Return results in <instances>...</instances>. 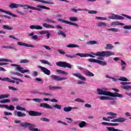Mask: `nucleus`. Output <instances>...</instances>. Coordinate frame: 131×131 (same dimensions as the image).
<instances>
[{
    "mask_svg": "<svg viewBox=\"0 0 131 131\" xmlns=\"http://www.w3.org/2000/svg\"><path fill=\"white\" fill-rule=\"evenodd\" d=\"M97 92H98L99 95H103L104 96H110V97H114V98H123V95L120 94L118 93L110 92L107 91H104L100 89H97Z\"/></svg>",
    "mask_w": 131,
    "mask_h": 131,
    "instance_id": "obj_1",
    "label": "nucleus"
},
{
    "mask_svg": "<svg viewBox=\"0 0 131 131\" xmlns=\"http://www.w3.org/2000/svg\"><path fill=\"white\" fill-rule=\"evenodd\" d=\"M92 55L97 56L98 60H104V57H110V56H113L115 55V53L112 51H101L97 52L96 53H92Z\"/></svg>",
    "mask_w": 131,
    "mask_h": 131,
    "instance_id": "obj_2",
    "label": "nucleus"
},
{
    "mask_svg": "<svg viewBox=\"0 0 131 131\" xmlns=\"http://www.w3.org/2000/svg\"><path fill=\"white\" fill-rule=\"evenodd\" d=\"M11 66L12 67H16V70L19 71V72H20V73H28L29 74H30V71L29 70H24V68L21 67L20 65L17 64H11Z\"/></svg>",
    "mask_w": 131,
    "mask_h": 131,
    "instance_id": "obj_3",
    "label": "nucleus"
},
{
    "mask_svg": "<svg viewBox=\"0 0 131 131\" xmlns=\"http://www.w3.org/2000/svg\"><path fill=\"white\" fill-rule=\"evenodd\" d=\"M56 65L57 66L62 67V68H69L70 69H71V68H72V65L66 62L58 61L56 62Z\"/></svg>",
    "mask_w": 131,
    "mask_h": 131,
    "instance_id": "obj_4",
    "label": "nucleus"
},
{
    "mask_svg": "<svg viewBox=\"0 0 131 131\" xmlns=\"http://www.w3.org/2000/svg\"><path fill=\"white\" fill-rule=\"evenodd\" d=\"M107 115H110L111 116H108L107 118L106 117H103V119L105 121H110V119H115L117 118V114L113 112H108L106 113Z\"/></svg>",
    "mask_w": 131,
    "mask_h": 131,
    "instance_id": "obj_5",
    "label": "nucleus"
},
{
    "mask_svg": "<svg viewBox=\"0 0 131 131\" xmlns=\"http://www.w3.org/2000/svg\"><path fill=\"white\" fill-rule=\"evenodd\" d=\"M20 126L23 127H28V129L30 130H32L34 127H35V125L34 124H31L28 122L21 123V124L20 125Z\"/></svg>",
    "mask_w": 131,
    "mask_h": 131,
    "instance_id": "obj_6",
    "label": "nucleus"
},
{
    "mask_svg": "<svg viewBox=\"0 0 131 131\" xmlns=\"http://www.w3.org/2000/svg\"><path fill=\"white\" fill-rule=\"evenodd\" d=\"M51 78L53 80H55V81H61V80H67V78L60 77L59 76L52 75L50 76Z\"/></svg>",
    "mask_w": 131,
    "mask_h": 131,
    "instance_id": "obj_7",
    "label": "nucleus"
},
{
    "mask_svg": "<svg viewBox=\"0 0 131 131\" xmlns=\"http://www.w3.org/2000/svg\"><path fill=\"white\" fill-rule=\"evenodd\" d=\"M57 20H58L59 22H62V23H65L66 24H69V25H73L74 26H76L77 27H78V25L77 24H75L74 23H72L71 21H68V20H65L62 19L58 18L57 19Z\"/></svg>",
    "mask_w": 131,
    "mask_h": 131,
    "instance_id": "obj_8",
    "label": "nucleus"
},
{
    "mask_svg": "<svg viewBox=\"0 0 131 131\" xmlns=\"http://www.w3.org/2000/svg\"><path fill=\"white\" fill-rule=\"evenodd\" d=\"M37 8H36L34 7H33L32 10L40 11H41V10H40V9H43V10H50L51 9L50 8L47 7V6H43L42 5H37Z\"/></svg>",
    "mask_w": 131,
    "mask_h": 131,
    "instance_id": "obj_9",
    "label": "nucleus"
},
{
    "mask_svg": "<svg viewBox=\"0 0 131 131\" xmlns=\"http://www.w3.org/2000/svg\"><path fill=\"white\" fill-rule=\"evenodd\" d=\"M28 114L30 116H40L42 113L35 111H30L28 112Z\"/></svg>",
    "mask_w": 131,
    "mask_h": 131,
    "instance_id": "obj_10",
    "label": "nucleus"
},
{
    "mask_svg": "<svg viewBox=\"0 0 131 131\" xmlns=\"http://www.w3.org/2000/svg\"><path fill=\"white\" fill-rule=\"evenodd\" d=\"M111 18L113 20H124V17L117 14H113V16L111 17Z\"/></svg>",
    "mask_w": 131,
    "mask_h": 131,
    "instance_id": "obj_11",
    "label": "nucleus"
},
{
    "mask_svg": "<svg viewBox=\"0 0 131 131\" xmlns=\"http://www.w3.org/2000/svg\"><path fill=\"white\" fill-rule=\"evenodd\" d=\"M126 120V119L122 117H119L118 119H114L113 120H112V122H120L122 123V122H124Z\"/></svg>",
    "mask_w": 131,
    "mask_h": 131,
    "instance_id": "obj_12",
    "label": "nucleus"
},
{
    "mask_svg": "<svg viewBox=\"0 0 131 131\" xmlns=\"http://www.w3.org/2000/svg\"><path fill=\"white\" fill-rule=\"evenodd\" d=\"M40 69L45 73V74H46V75H51V71H50L49 69L43 67H39Z\"/></svg>",
    "mask_w": 131,
    "mask_h": 131,
    "instance_id": "obj_13",
    "label": "nucleus"
},
{
    "mask_svg": "<svg viewBox=\"0 0 131 131\" xmlns=\"http://www.w3.org/2000/svg\"><path fill=\"white\" fill-rule=\"evenodd\" d=\"M80 55H81V53H76L75 54L71 55L66 54L65 56L68 59H74V58H76V56H79V57H80Z\"/></svg>",
    "mask_w": 131,
    "mask_h": 131,
    "instance_id": "obj_14",
    "label": "nucleus"
},
{
    "mask_svg": "<svg viewBox=\"0 0 131 131\" xmlns=\"http://www.w3.org/2000/svg\"><path fill=\"white\" fill-rule=\"evenodd\" d=\"M72 75H73V76H76V77H78V78H79V79H81V80H83L84 81H86L85 77L81 76V74L80 73H73Z\"/></svg>",
    "mask_w": 131,
    "mask_h": 131,
    "instance_id": "obj_15",
    "label": "nucleus"
},
{
    "mask_svg": "<svg viewBox=\"0 0 131 131\" xmlns=\"http://www.w3.org/2000/svg\"><path fill=\"white\" fill-rule=\"evenodd\" d=\"M17 45L18 46H21L23 47H27V48H34V46L30 44H27L26 43H23L22 42H18Z\"/></svg>",
    "mask_w": 131,
    "mask_h": 131,
    "instance_id": "obj_16",
    "label": "nucleus"
},
{
    "mask_svg": "<svg viewBox=\"0 0 131 131\" xmlns=\"http://www.w3.org/2000/svg\"><path fill=\"white\" fill-rule=\"evenodd\" d=\"M40 107H42V108H46V109H53V107L50 105V104L48 103H40L39 105Z\"/></svg>",
    "mask_w": 131,
    "mask_h": 131,
    "instance_id": "obj_17",
    "label": "nucleus"
},
{
    "mask_svg": "<svg viewBox=\"0 0 131 131\" xmlns=\"http://www.w3.org/2000/svg\"><path fill=\"white\" fill-rule=\"evenodd\" d=\"M30 29H35L36 30H41L42 27L38 25H31L30 26Z\"/></svg>",
    "mask_w": 131,
    "mask_h": 131,
    "instance_id": "obj_18",
    "label": "nucleus"
},
{
    "mask_svg": "<svg viewBox=\"0 0 131 131\" xmlns=\"http://www.w3.org/2000/svg\"><path fill=\"white\" fill-rule=\"evenodd\" d=\"M80 56L81 58H86V57H90V58H96V56L92 54H89L86 53H81V54H80Z\"/></svg>",
    "mask_w": 131,
    "mask_h": 131,
    "instance_id": "obj_19",
    "label": "nucleus"
},
{
    "mask_svg": "<svg viewBox=\"0 0 131 131\" xmlns=\"http://www.w3.org/2000/svg\"><path fill=\"white\" fill-rule=\"evenodd\" d=\"M0 80H2V81H8V82H11V83H14L15 80H13L9 78H3L0 77Z\"/></svg>",
    "mask_w": 131,
    "mask_h": 131,
    "instance_id": "obj_20",
    "label": "nucleus"
},
{
    "mask_svg": "<svg viewBox=\"0 0 131 131\" xmlns=\"http://www.w3.org/2000/svg\"><path fill=\"white\" fill-rule=\"evenodd\" d=\"M20 7H21V5L15 3H11L9 5V8H11V9H17V8H19Z\"/></svg>",
    "mask_w": 131,
    "mask_h": 131,
    "instance_id": "obj_21",
    "label": "nucleus"
},
{
    "mask_svg": "<svg viewBox=\"0 0 131 131\" xmlns=\"http://www.w3.org/2000/svg\"><path fill=\"white\" fill-rule=\"evenodd\" d=\"M29 36H31V38L34 40H38V36L37 35H34V32H31L29 34Z\"/></svg>",
    "mask_w": 131,
    "mask_h": 131,
    "instance_id": "obj_22",
    "label": "nucleus"
},
{
    "mask_svg": "<svg viewBox=\"0 0 131 131\" xmlns=\"http://www.w3.org/2000/svg\"><path fill=\"white\" fill-rule=\"evenodd\" d=\"M11 79H13L14 80H16V81H14V83L15 82V83L16 84H19V83H20V82H24L23 80L20 79V78H17L16 77H11Z\"/></svg>",
    "mask_w": 131,
    "mask_h": 131,
    "instance_id": "obj_23",
    "label": "nucleus"
},
{
    "mask_svg": "<svg viewBox=\"0 0 131 131\" xmlns=\"http://www.w3.org/2000/svg\"><path fill=\"white\" fill-rule=\"evenodd\" d=\"M26 101H34V102H37V103H40V102H42V99H38V98H33V99H29L27 98Z\"/></svg>",
    "mask_w": 131,
    "mask_h": 131,
    "instance_id": "obj_24",
    "label": "nucleus"
},
{
    "mask_svg": "<svg viewBox=\"0 0 131 131\" xmlns=\"http://www.w3.org/2000/svg\"><path fill=\"white\" fill-rule=\"evenodd\" d=\"M97 27H106L107 24L103 21H100L97 24Z\"/></svg>",
    "mask_w": 131,
    "mask_h": 131,
    "instance_id": "obj_25",
    "label": "nucleus"
},
{
    "mask_svg": "<svg viewBox=\"0 0 131 131\" xmlns=\"http://www.w3.org/2000/svg\"><path fill=\"white\" fill-rule=\"evenodd\" d=\"M121 66L122 67V70L124 71L125 70V68H126V63L124 62V61L121 60Z\"/></svg>",
    "mask_w": 131,
    "mask_h": 131,
    "instance_id": "obj_26",
    "label": "nucleus"
},
{
    "mask_svg": "<svg viewBox=\"0 0 131 131\" xmlns=\"http://www.w3.org/2000/svg\"><path fill=\"white\" fill-rule=\"evenodd\" d=\"M0 12H2V13H5V14H8V15L12 16V17H16V15L14 14L13 13H12L9 11H6L2 9H0Z\"/></svg>",
    "mask_w": 131,
    "mask_h": 131,
    "instance_id": "obj_27",
    "label": "nucleus"
},
{
    "mask_svg": "<svg viewBox=\"0 0 131 131\" xmlns=\"http://www.w3.org/2000/svg\"><path fill=\"white\" fill-rule=\"evenodd\" d=\"M113 25H115V26H117L118 25H121V26H124V24L122 23H119L118 21H114L111 24L112 26H113Z\"/></svg>",
    "mask_w": 131,
    "mask_h": 131,
    "instance_id": "obj_28",
    "label": "nucleus"
},
{
    "mask_svg": "<svg viewBox=\"0 0 131 131\" xmlns=\"http://www.w3.org/2000/svg\"><path fill=\"white\" fill-rule=\"evenodd\" d=\"M100 100L104 101V100H112V98L108 96H101L99 97Z\"/></svg>",
    "mask_w": 131,
    "mask_h": 131,
    "instance_id": "obj_29",
    "label": "nucleus"
},
{
    "mask_svg": "<svg viewBox=\"0 0 131 131\" xmlns=\"http://www.w3.org/2000/svg\"><path fill=\"white\" fill-rule=\"evenodd\" d=\"M43 27H45L46 28H55V27L51 25H49L47 23H44L42 25Z\"/></svg>",
    "mask_w": 131,
    "mask_h": 131,
    "instance_id": "obj_30",
    "label": "nucleus"
},
{
    "mask_svg": "<svg viewBox=\"0 0 131 131\" xmlns=\"http://www.w3.org/2000/svg\"><path fill=\"white\" fill-rule=\"evenodd\" d=\"M97 64H99V65H102V66H105V65H107V62L105 61L98 60Z\"/></svg>",
    "mask_w": 131,
    "mask_h": 131,
    "instance_id": "obj_31",
    "label": "nucleus"
},
{
    "mask_svg": "<svg viewBox=\"0 0 131 131\" xmlns=\"http://www.w3.org/2000/svg\"><path fill=\"white\" fill-rule=\"evenodd\" d=\"M17 116L18 117H25V116H26V114L22 113L21 112H17Z\"/></svg>",
    "mask_w": 131,
    "mask_h": 131,
    "instance_id": "obj_32",
    "label": "nucleus"
},
{
    "mask_svg": "<svg viewBox=\"0 0 131 131\" xmlns=\"http://www.w3.org/2000/svg\"><path fill=\"white\" fill-rule=\"evenodd\" d=\"M20 7H25V9H30V10H32L33 9V7L32 6H30L28 5H20Z\"/></svg>",
    "mask_w": 131,
    "mask_h": 131,
    "instance_id": "obj_33",
    "label": "nucleus"
},
{
    "mask_svg": "<svg viewBox=\"0 0 131 131\" xmlns=\"http://www.w3.org/2000/svg\"><path fill=\"white\" fill-rule=\"evenodd\" d=\"M4 29H6V30H13V27H10L8 25H5L3 27Z\"/></svg>",
    "mask_w": 131,
    "mask_h": 131,
    "instance_id": "obj_34",
    "label": "nucleus"
},
{
    "mask_svg": "<svg viewBox=\"0 0 131 131\" xmlns=\"http://www.w3.org/2000/svg\"><path fill=\"white\" fill-rule=\"evenodd\" d=\"M71 110H72V107L71 106H69L68 107H64L63 108V111L64 112H70Z\"/></svg>",
    "mask_w": 131,
    "mask_h": 131,
    "instance_id": "obj_35",
    "label": "nucleus"
},
{
    "mask_svg": "<svg viewBox=\"0 0 131 131\" xmlns=\"http://www.w3.org/2000/svg\"><path fill=\"white\" fill-rule=\"evenodd\" d=\"M10 94H2L0 95V100L2 99H6V98H9Z\"/></svg>",
    "mask_w": 131,
    "mask_h": 131,
    "instance_id": "obj_36",
    "label": "nucleus"
},
{
    "mask_svg": "<svg viewBox=\"0 0 131 131\" xmlns=\"http://www.w3.org/2000/svg\"><path fill=\"white\" fill-rule=\"evenodd\" d=\"M56 72H58V73H60V74H64V75H67L68 74V73L61 70H56Z\"/></svg>",
    "mask_w": 131,
    "mask_h": 131,
    "instance_id": "obj_37",
    "label": "nucleus"
},
{
    "mask_svg": "<svg viewBox=\"0 0 131 131\" xmlns=\"http://www.w3.org/2000/svg\"><path fill=\"white\" fill-rule=\"evenodd\" d=\"M86 125V123L85 121H82L81 123L79 124V126L81 128H82V127H84Z\"/></svg>",
    "mask_w": 131,
    "mask_h": 131,
    "instance_id": "obj_38",
    "label": "nucleus"
},
{
    "mask_svg": "<svg viewBox=\"0 0 131 131\" xmlns=\"http://www.w3.org/2000/svg\"><path fill=\"white\" fill-rule=\"evenodd\" d=\"M87 45H98V42H97V41H89L88 42H86Z\"/></svg>",
    "mask_w": 131,
    "mask_h": 131,
    "instance_id": "obj_39",
    "label": "nucleus"
},
{
    "mask_svg": "<svg viewBox=\"0 0 131 131\" xmlns=\"http://www.w3.org/2000/svg\"><path fill=\"white\" fill-rule=\"evenodd\" d=\"M113 48H114V47L112 46V44H107L105 49V50H111V49H113Z\"/></svg>",
    "mask_w": 131,
    "mask_h": 131,
    "instance_id": "obj_40",
    "label": "nucleus"
},
{
    "mask_svg": "<svg viewBox=\"0 0 131 131\" xmlns=\"http://www.w3.org/2000/svg\"><path fill=\"white\" fill-rule=\"evenodd\" d=\"M67 48H79V46L75 44H70L67 46Z\"/></svg>",
    "mask_w": 131,
    "mask_h": 131,
    "instance_id": "obj_41",
    "label": "nucleus"
},
{
    "mask_svg": "<svg viewBox=\"0 0 131 131\" xmlns=\"http://www.w3.org/2000/svg\"><path fill=\"white\" fill-rule=\"evenodd\" d=\"M9 102H11L10 99H4L0 101V103L2 104H6V103H9Z\"/></svg>",
    "mask_w": 131,
    "mask_h": 131,
    "instance_id": "obj_42",
    "label": "nucleus"
},
{
    "mask_svg": "<svg viewBox=\"0 0 131 131\" xmlns=\"http://www.w3.org/2000/svg\"><path fill=\"white\" fill-rule=\"evenodd\" d=\"M85 74L86 76H90V77H92V76H95V74L90 71H88L87 73H85Z\"/></svg>",
    "mask_w": 131,
    "mask_h": 131,
    "instance_id": "obj_43",
    "label": "nucleus"
},
{
    "mask_svg": "<svg viewBox=\"0 0 131 131\" xmlns=\"http://www.w3.org/2000/svg\"><path fill=\"white\" fill-rule=\"evenodd\" d=\"M57 34L58 35H61L62 37H66V34H65L63 31L58 32Z\"/></svg>",
    "mask_w": 131,
    "mask_h": 131,
    "instance_id": "obj_44",
    "label": "nucleus"
},
{
    "mask_svg": "<svg viewBox=\"0 0 131 131\" xmlns=\"http://www.w3.org/2000/svg\"><path fill=\"white\" fill-rule=\"evenodd\" d=\"M89 62L91 63H98V59H94V58H90L88 59Z\"/></svg>",
    "mask_w": 131,
    "mask_h": 131,
    "instance_id": "obj_45",
    "label": "nucleus"
},
{
    "mask_svg": "<svg viewBox=\"0 0 131 131\" xmlns=\"http://www.w3.org/2000/svg\"><path fill=\"white\" fill-rule=\"evenodd\" d=\"M45 22H47V23H53L55 24V21L53 20V19L50 18H47L45 20Z\"/></svg>",
    "mask_w": 131,
    "mask_h": 131,
    "instance_id": "obj_46",
    "label": "nucleus"
},
{
    "mask_svg": "<svg viewBox=\"0 0 131 131\" xmlns=\"http://www.w3.org/2000/svg\"><path fill=\"white\" fill-rule=\"evenodd\" d=\"M16 110H20L21 111H26V109L25 107H22L20 105L16 106Z\"/></svg>",
    "mask_w": 131,
    "mask_h": 131,
    "instance_id": "obj_47",
    "label": "nucleus"
},
{
    "mask_svg": "<svg viewBox=\"0 0 131 131\" xmlns=\"http://www.w3.org/2000/svg\"><path fill=\"white\" fill-rule=\"evenodd\" d=\"M40 120H41V121H44L45 122H50V121H51V120L47 118H41L40 119Z\"/></svg>",
    "mask_w": 131,
    "mask_h": 131,
    "instance_id": "obj_48",
    "label": "nucleus"
},
{
    "mask_svg": "<svg viewBox=\"0 0 131 131\" xmlns=\"http://www.w3.org/2000/svg\"><path fill=\"white\" fill-rule=\"evenodd\" d=\"M122 89H123V90H127V91H131V86H122Z\"/></svg>",
    "mask_w": 131,
    "mask_h": 131,
    "instance_id": "obj_49",
    "label": "nucleus"
},
{
    "mask_svg": "<svg viewBox=\"0 0 131 131\" xmlns=\"http://www.w3.org/2000/svg\"><path fill=\"white\" fill-rule=\"evenodd\" d=\"M107 30H109L110 31H112L113 32H118V29L115 28L107 29Z\"/></svg>",
    "mask_w": 131,
    "mask_h": 131,
    "instance_id": "obj_50",
    "label": "nucleus"
},
{
    "mask_svg": "<svg viewBox=\"0 0 131 131\" xmlns=\"http://www.w3.org/2000/svg\"><path fill=\"white\" fill-rule=\"evenodd\" d=\"M70 20L72 22H76V21H77V20H78V18H77V17H70Z\"/></svg>",
    "mask_w": 131,
    "mask_h": 131,
    "instance_id": "obj_51",
    "label": "nucleus"
},
{
    "mask_svg": "<svg viewBox=\"0 0 131 131\" xmlns=\"http://www.w3.org/2000/svg\"><path fill=\"white\" fill-rule=\"evenodd\" d=\"M50 90H58V89H62L63 88L60 86H52L49 88Z\"/></svg>",
    "mask_w": 131,
    "mask_h": 131,
    "instance_id": "obj_52",
    "label": "nucleus"
},
{
    "mask_svg": "<svg viewBox=\"0 0 131 131\" xmlns=\"http://www.w3.org/2000/svg\"><path fill=\"white\" fill-rule=\"evenodd\" d=\"M40 62L41 63H43V64H47V65L51 66V62L48 61V60H41Z\"/></svg>",
    "mask_w": 131,
    "mask_h": 131,
    "instance_id": "obj_53",
    "label": "nucleus"
},
{
    "mask_svg": "<svg viewBox=\"0 0 131 131\" xmlns=\"http://www.w3.org/2000/svg\"><path fill=\"white\" fill-rule=\"evenodd\" d=\"M8 110H11V111H13V110H15V106H13V105H10L9 106V105H7V108Z\"/></svg>",
    "mask_w": 131,
    "mask_h": 131,
    "instance_id": "obj_54",
    "label": "nucleus"
},
{
    "mask_svg": "<svg viewBox=\"0 0 131 131\" xmlns=\"http://www.w3.org/2000/svg\"><path fill=\"white\" fill-rule=\"evenodd\" d=\"M11 74H13V75H17V76H20V77H22V74L18 72H11Z\"/></svg>",
    "mask_w": 131,
    "mask_h": 131,
    "instance_id": "obj_55",
    "label": "nucleus"
},
{
    "mask_svg": "<svg viewBox=\"0 0 131 131\" xmlns=\"http://www.w3.org/2000/svg\"><path fill=\"white\" fill-rule=\"evenodd\" d=\"M20 63L25 64L26 63H29V61L27 59H22L20 60Z\"/></svg>",
    "mask_w": 131,
    "mask_h": 131,
    "instance_id": "obj_56",
    "label": "nucleus"
},
{
    "mask_svg": "<svg viewBox=\"0 0 131 131\" xmlns=\"http://www.w3.org/2000/svg\"><path fill=\"white\" fill-rule=\"evenodd\" d=\"M53 107L54 108H56V109H59V110H60L62 106H61V105H60V104H55V105H53Z\"/></svg>",
    "mask_w": 131,
    "mask_h": 131,
    "instance_id": "obj_57",
    "label": "nucleus"
},
{
    "mask_svg": "<svg viewBox=\"0 0 131 131\" xmlns=\"http://www.w3.org/2000/svg\"><path fill=\"white\" fill-rule=\"evenodd\" d=\"M119 80H121V81H128V79L125 77H121Z\"/></svg>",
    "mask_w": 131,
    "mask_h": 131,
    "instance_id": "obj_58",
    "label": "nucleus"
},
{
    "mask_svg": "<svg viewBox=\"0 0 131 131\" xmlns=\"http://www.w3.org/2000/svg\"><path fill=\"white\" fill-rule=\"evenodd\" d=\"M75 102H79L80 103H84V101L81 100L80 98H77L75 99Z\"/></svg>",
    "mask_w": 131,
    "mask_h": 131,
    "instance_id": "obj_59",
    "label": "nucleus"
},
{
    "mask_svg": "<svg viewBox=\"0 0 131 131\" xmlns=\"http://www.w3.org/2000/svg\"><path fill=\"white\" fill-rule=\"evenodd\" d=\"M95 18L96 19H98V20H107V18L106 17L96 16Z\"/></svg>",
    "mask_w": 131,
    "mask_h": 131,
    "instance_id": "obj_60",
    "label": "nucleus"
},
{
    "mask_svg": "<svg viewBox=\"0 0 131 131\" xmlns=\"http://www.w3.org/2000/svg\"><path fill=\"white\" fill-rule=\"evenodd\" d=\"M57 51L58 52V53H59V54H60L61 55H65L66 53L65 52L62 51V50L61 49H58L57 50Z\"/></svg>",
    "mask_w": 131,
    "mask_h": 131,
    "instance_id": "obj_61",
    "label": "nucleus"
},
{
    "mask_svg": "<svg viewBox=\"0 0 131 131\" xmlns=\"http://www.w3.org/2000/svg\"><path fill=\"white\" fill-rule=\"evenodd\" d=\"M122 16H123V17H125V18H127V19H129V20H131V16H129V15H127L126 14H122Z\"/></svg>",
    "mask_w": 131,
    "mask_h": 131,
    "instance_id": "obj_62",
    "label": "nucleus"
},
{
    "mask_svg": "<svg viewBox=\"0 0 131 131\" xmlns=\"http://www.w3.org/2000/svg\"><path fill=\"white\" fill-rule=\"evenodd\" d=\"M89 14H97V11L95 10H90L89 11Z\"/></svg>",
    "mask_w": 131,
    "mask_h": 131,
    "instance_id": "obj_63",
    "label": "nucleus"
},
{
    "mask_svg": "<svg viewBox=\"0 0 131 131\" xmlns=\"http://www.w3.org/2000/svg\"><path fill=\"white\" fill-rule=\"evenodd\" d=\"M124 29H131V25H129V26H124Z\"/></svg>",
    "mask_w": 131,
    "mask_h": 131,
    "instance_id": "obj_64",
    "label": "nucleus"
}]
</instances>
